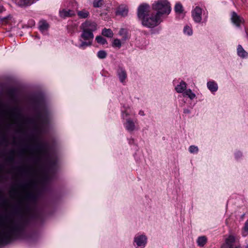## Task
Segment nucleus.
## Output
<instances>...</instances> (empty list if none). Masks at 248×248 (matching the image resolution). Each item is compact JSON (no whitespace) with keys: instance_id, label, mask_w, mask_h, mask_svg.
<instances>
[{"instance_id":"1","label":"nucleus","mask_w":248,"mask_h":248,"mask_svg":"<svg viewBox=\"0 0 248 248\" xmlns=\"http://www.w3.org/2000/svg\"><path fill=\"white\" fill-rule=\"evenodd\" d=\"M24 223L11 217L0 218V244H7L21 232Z\"/></svg>"},{"instance_id":"2","label":"nucleus","mask_w":248,"mask_h":248,"mask_svg":"<svg viewBox=\"0 0 248 248\" xmlns=\"http://www.w3.org/2000/svg\"><path fill=\"white\" fill-rule=\"evenodd\" d=\"M29 119L23 116L16 107L9 108L0 100V125L15 124L19 131L22 130Z\"/></svg>"},{"instance_id":"3","label":"nucleus","mask_w":248,"mask_h":248,"mask_svg":"<svg viewBox=\"0 0 248 248\" xmlns=\"http://www.w3.org/2000/svg\"><path fill=\"white\" fill-rule=\"evenodd\" d=\"M80 29L82 31L79 39L81 43L78 47L83 49L92 45L94 38L93 32L97 30V25L94 21L87 20L81 24Z\"/></svg>"},{"instance_id":"4","label":"nucleus","mask_w":248,"mask_h":248,"mask_svg":"<svg viewBox=\"0 0 248 248\" xmlns=\"http://www.w3.org/2000/svg\"><path fill=\"white\" fill-rule=\"evenodd\" d=\"M20 152L23 155L31 156L35 164L40 163L44 158L48 156L47 147L44 144H40L31 149L23 148Z\"/></svg>"},{"instance_id":"5","label":"nucleus","mask_w":248,"mask_h":248,"mask_svg":"<svg viewBox=\"0 0 248 248\" xmlns=\"http://www.w3.org/2000/svg\"><path fill=\"white\" fill-rule=\"evenodd\" d=\"M153 8L157 11L159 15L169 14L171 10L169 2L167 0H159L153 4Z\"/></svg>"},{"instance_id":"6","label":"nucleus","mask_w":248,"mask_h":248,"mask_svg":"<svg viewBox=\"0 0 248 248\" xmlns=\"http://www.w3.org/2000/svg\"><path fill=\"white\" fill-rule=\"evenodd\" d=\"M160 16L157 13L155 15H148L146 17L142 20V24L143 26L153 28L159 24Z\"/></svg>"},{"instance_id":"7","label":"nucleus","mask_w":248,"mask_h":248,"mask_svg":"<svg viewBox=\"0 0 248 248\" xmlns=\"http://www.w3.org/2000/svg\"><path fill=\"white\" fill-rule=\"evenodd\" d=\"M123 120L124 121V126L127 131L132 132L139 129L138 122L137 119L128 118Z\"/></svg>"},{"instance_id":"8","label":"nucleus","mask_w":248,"mask_h":248,"mask_svg":"<svg viewBox=\"0 0 248 248\" xmlns=\"http://www.w3.org/2000/svg\"><path fill=\"white\" fill-rule=\"evenodd\" d=\"M147 243V237L142 233H138L134 237L133 244L136 248H144Z\"/></svg>"},{"instance_id":"9","label":"nucleus","mask_w":248,"mask_h":248,"mask_svg":"<svg viewBox=\"0 0 248 248\" xmlns=\"http://www.w3.org/2000/svg\"><path fill=\"white\" fill-rule=\"evenodd\" d=\"M238 241V238L232 235H230L225 240L224 248H240V246H234V244Z\"/></svg>"},{"instance_id":"10","label":"nucleus","mask_w":248,"mask_h":248,"mask_svg":"<svg viewBox=\"0 0 248 248\" xmlns=\"http://www.w3.org/2000/svg\"><path fill=\"white\" fill-rule=\"evenodd\" d=\"M149 6L147 4H142L138 8V16L139 18L143 20V18L148 16L149 12Z\"/></svg>"},{"instance_id":"11","label":"nucleus","mask_w":248,"mask_h":248,"mask_svg":"<svg viewBox=\"0 0 248 248\" xmlns=\"http://www.w3.org/2000/svg\"><path fill=\"white\" fill-rule=\"evenodd\" d=\"M193 20L196 23H200L202 21V9L198 6H196L191 12Z\"/></svg>"},{"instance_id":"12","label":"nucleus","mask_w":248,"mask_h":248,"mask_svg":"<svg viewBox=\"0 0 248 248\" xmlns=\"http://www.w3.org/2000/svg\"><path fill=\"white\" fill-rule=\"evenodd\" d=\"M10 196L13 200H17L20 204H22V194L19 192L17 188L13 187L9 191Z\"/></svg>"},{"instance_id":"13","label":"nucleus","mask_w":248,"mask_h":248,"mask_svg":"<svg viewBox=\"0 0 248 248\" xmlns=\"http://www.w3.org/2000/svg\"><path fill=\"white\" fill-rule=\"evenodd\" d=\"M122 118L123 119L130 118V115L134 116L135 112L131 107L127 105L124 106L122 108Z\"/></svg>"},{"instance_id":"14","label":"nucleus","mask_w":248,"mask_h":248,"mask_svg":"<svg viewBox=\"0 0 248 248\" xmlns=\"http://www.w3.org/2000/svg\"><path fill=\"white\" fill-rule=\"evenodd\" d=\"M117 75L120 81L123 84H124L127 77L125 69L122 66H119L117 70Z\"/></svg>"},{"instance_id":"15","label":"nucleus","mask_w":248,"mask_h":248,"mask_svg":"<svg viewBox=\"0 0 248 248\" xmlns=\"http://www.w3.org/2000/svg\"><path fill=\"white\" fill-rule=\"evenodd\" d=\"M231 20L232 22L237 27L243 22V19L234 12L232 14Z\"/></svg>"},{"instance_id":"16","label":"nucleus","mask_w":248,"mask_h":248,"mask_svg":"<svg viewBox=\"0 0 248 248\" xmlns=\"http://www.w3.org/2000/svg\"><path fill=\"white\" fill-rule=\"evenodd\" d=\"M9 173V170H6L5 166L0 164V182L6 180L5 176Z\"/></svg>"},{"instance_id":"17","label":"nucleus","mask_w":248,"mask_h":248,"mask_svg":"<svg viewBox=\"0 0 248 248\" xmlns=\"http://www.w3.org/2000/svg\"><path fill=\"white\" fill-rule=\"evenodd\" d=\"M186 86L187 85L185 82L181 81L179 84L175 86V90L178 93H184V92L186 90Z\"/></svg>"},{"instance_id":"18","label":"nucleus","mask_w":248,"mask_h":248,"mask_svg":"<svg viewBox=\"0 0 248 248\" xmlns=\"http://www.w3.org/2000/svg\"><path fill=\"white\" fill-rule=\"evenodd\" d=\"M128 13V8L126 6L122 5L119 6L116 11V14L117 15H120L122 16H125Z\"/></svg>"},{"instance_id":"19","label":"nucleus","mask_w":248,"mask_h":248,"mask_svg":"<svg viewBox=\"0 0 248 248\" xmlns=\"http://www.w3.org/2000/svg\"><path fill=\"white\" fill-rule=\"evenodd\" d=\"M60 15L61 17L65 18L75 15V12L70 10H62L60 11Z\"/></svg>"},{"instance_id":"20","label":"nucleus","mask_w":248,"mask_h":248,"mask_svg":"<svg viewBox=\"0 0 248 248\" xmlns=\"http://www.w3.org/2000/svg\"><path fill=\"white\" fill-rule=\"evenodd\" d=\"M207 86L208 89L212 92H215L218 89V86L217 83L215 81H209L207 83Z\"/></svg>"},{"instance_id":"21","label":"nucleus","mask_w":248,"mask_h":248,"mask_svg":"<svg viewBox=\"0 0 248 248\" xmlns=\"http://www.w3.org/2000/svg\"><path fill=\"white\" fill-rule=\"evenodd\" d=\"M237 53L239 57L246 58L248 56V53L243 49L241 45H238L237 48Z\"/></svg>"},{"instance_id":"22","label":"nucleus","mask_w":248,"mask_h":248,"mask_svg":"<svg viewBox=\"0 0 248 248\" xmlns=\"http://www.w3.org/2000/svg\"><path fill=\"white\" fill-rule=\"evenodd\" d=\"M207 239L205 236H201L198 238L197 240V245L200 247H203L207 243Z\"/></svg>"},{"instance_id":"23","label":"nucleus","mask_w":248,"mask_h":248,"mask_svg":"<svg viewBox=\"0 0 248 248\" xmlns=\"http://www.w3.org/2000/svg\"><path fill=\"white\" fill-rule=\"evenodd\" d=\"M39 28L41 31H44L48 29V24L46 21L41 20L39 22Z\"/></svg>"},{"instance_id":"24","label":"nucleus","mask_w":248,"mask_h":248,"mask_svg":"<svg viewBox=\"0 0 248 248\" xmlns=\"http://www.w3.org/2000/svg\"><path fill=\"white\" fill-rule=\"evenodd\" d=\"M184 96H187L191 100L195 98L196 95L194 93H193L191 90L188 89L186 90L185 92H184L183 93Z\"/></svg>"},{"instance_id":"25","label":"nucleus","mask_w":248,"mask_h":248,"mask_svg":"<svg viewBox=\"0 0 248 248\" xmlns=\"http://www.w3.org/2000/svg\"><path fill=\"white\" fill-rule=\"evenodd\" d=\"M78 16L81 18H86L89 16V12L86 10L79 11L77 13Z\"/></svg>"},{"instance_id":"26","label":"nucleus","mask_w":248,"mask_h":248,"mask_svg":"<svg viewBox=\"0 0 248 248\" xmlns=\"http://www.w3.org/2000/svg\"><path fill=\"white\" fill-rule=\"evenodd\" d=\"M102 34L103 35L108 37H112L113 36V32L110 29H104L102 30Z\"/></svg>"},{"instance_id":"27","label":"nucleus","mask_w":248,"mask_h":248,"mask_svg":"<svg viewBox=\"0 0 248 248\" xmlns=\"http://www.w3.org/2000/svg\"><path fill=\"white\" fill-rule=\"evenodd\" d=\"M184 32L185 34L190 36L193 33V31L191 26L186 25L184 28Z\"/></svg>"},{"instance_id":"28","label":"nucleus","mask_w":248,"mask_h":248,"mask_svg":"<svg viewBox=\"0 0 248 248\" xmlns=\"http://www.w3.org/2000/svg\"><path fill=\"white\" fill-rule=\"evenodd\" d=\"M1 206L5 211H7L11 206V203L7 200H4L1 203Z\"/></svg>"},{"instance_id":"29","label":"nucleus","mask_w":248,"mask_h":248,"mask_svg":"<svg viewBox=\"0 0 248 248\" xmlns=\"http://www.w3.org/2000/svg\"><path fill=\"white\" fill-rule=\"evenodd\" d=\"M95 40L98 43L102 45L107 44V40L101 36H97L95 38Z\"/></svg>"},{"instance_id":"30","label":"nucleus","mask_w":248,"mask_h":248,"mask_svg":"<svg viewBox=\"0 0 248 248\" xmlns=\"http://www.w3.org/2000/svg\"><path fill=\"white\" fill-rule=\"evenodd\" d=\"M10 155L7 158L8 161L10 162H13L15 160V151L12 150L10 153Z\"/></svg>"},{"instance_id":"31","label":"nucleus","mask_w":248,"mask_h":248,"mask_svg":"<svg viewBox=\"0 0 248 248\" xmlns=\"http://www.w3.org/2000/svg\"><path fill=\"white\" fill-rule=\"evenodd\" d=\"M242 235L243 236H246L248 235V220H247L245 223L242 232Z\"/></svg>"},{"instance_id":"32","label":"nucleus","mask_w":248,"mask_h":248,"mask_svg":"<svg viewBox=\"0 0 248 248\" xmlns=\"http://www.w3.org/2000/svg\"><path fill=\"white\" fill-rule=\"evenodd\" d=\"M175 11L177 13H182L183 11L182 5L180 3H176L175 6Z\"/></svg>"},{"instance_id":"33","label":"nucleus","mask_w":248,"mask_h":248,"mask_svg":"<svg viewBox=\"0 0 248 248\" xmlns=\"http://www.w3.org/2000/svg\"><path fill=\"white\" fill-rule=\"evenodd\" d=\"M43 122L41 118L38 119L35 122V128L36 129H40L42 126V125L43 124Z\"/></svg>"},{"instance_id":"34","label":"nucleus","mask_w":248,"mask_h":248,"mask_svg":"<svg viewBox=\"0 0 248 248\" xmlns=\"http://www.w3.org/2000/svg\"><path fill=\"white\" fill-rule=\"evenodd\" d=\"M103 3V0H94L93 6L94 7H100Z\"/></svg>"},{"instance_id":"35","label":"nucleus","mask_w":248,"mask_h":248,"mask_svg":"<svg viewBox=\"0 0 248 248\" xmlns=\"http://www.w3.org/2000/svg\"><path fill=\"white\" fill-rule=\"evenodd\" d=\"M188 150L190 153L195 154L198 152L199 149L197 146L191 145L189 147Z\"/></svg>"},{"instance_id":"36","label":"nucleus","mask_w":248,"mask_h":248,"mask_svg":"<svg viewBox=\"0 0 248 248\" xmlns=\"http://www.w3.org/2000/svg\"><path fill=\"white\" fill-rule=\"evenodd\" d=\"M112 46L113 47H117L118 48L121 47V41L118 39H114L112 43Z\"/></svg>"},{"instance_id":"37","label":"nucleus","mask_w":248,"mask_h":248,"mask_svg":"<svg viewBox=\"0 0 248 248\" xmlns=\"http://www.w3.org/2000/svg\"><path fill=\"white\" fill-rule=\"evenodd\" d=\"M107 56V53L104 50L99 51L97 53V57L100 59H104Z\"/></svg>"},{"instance_id":"38","label":"nucleus","mask_w":248,"mask_h":248,"mask_svg":"<svg viewBox=\"0 0 248 248\" xmlns=\"http://www.w3.org/2000/svg\"><path fill=\"white\" fill-rule=\"evenodd\" d=\"M235 155L236 158H238L242 156V153L238 151L235 153Z\"/></svg>"},{"instance_id":"39","label":"nucleus","mask_w":248,"mask_h":248,"mask_svg":"<svg viewBox=\"0 0 248 248\" xmlns=\"http://www.w3.org/2000/svg\"><path fill=\"white\" fill-rule=\"evenodd\" d=\"M125 30L124 29H121L120 31H119V34L120 35H123L125 33Z\"/></svg>"},{"instance_id":"40","label":"nucleus","mask_w":248,"mask_h":248,"mask_svg":"<svg viewBox=\"0 0 248 248\" xmlns=\"http://www.w3.org/2000/svg\"><path fill=\"white\" fill-rule=\"evenodd\" d=\"M27 187V185H24L20 186H19V188L22 190H25L26 189Z\"/></svg>"},{"instance_id":"41","label":"nucleus","mask_w":248,"mask_h":248,"mask_svg":"<svg viewBox=\"0 0 248 248\" xmlns=\"http://www.w3.org/2000/svg\"><path fill=\"white\" fill-rule=\"evenodd\" d=\"M139 115H140V116H144L145 115V113H144V111L142 110H140L139 111Z\"/></svg>"},{"instance_id":"42","label":"nucleus","mask_w":248,"mask_h":248,"mask_svg":"<svg viewBox=\"0 0 248 248\" xmlns=\"http://www.w3.org/2000/svg\"><path fill=\"white\" fill-rule=\"evenodd\" d=\"M4 10L3 7L0 5V13H2Z\"/></svg>"},{"instance_id":"43","label":"nucleus","mask_w":248,"mask_h":248,"mask_svg":"<svg viewBox=\"0 0 248 248\" xmlns=\"http://www.w3.org/2000/svg\"><path fill=\"white\" fill-rule=\"evenodd\" d=\"M25 4H28L30 3V0H22Z\"/></svg>"},{"instance_id":"44","label":"nucleus","mask_w":248,"mask_h":248,"mask_svg":"<svg viewBox=\"0 0 248 248\" xmlns=\"http://www.w3.org/2000/svg\"><path fill=\"white\" fill-rule=\"evenodd\" d=\"M184 112L185 113H189V110L188 109H185L184 110Z\"/></svg>"},{"instance_id":"45","label":"nucleus","mask_w":248,"mask_h":248,"mask_svg":"<svg viewBox=\"0 0 248 248\" xmlns=\"http://www.w3.org/2000/svg\"><path fill=\"white\" fill-rule=\"evenodd\" d=\"M206 18H207V15L205 16L204 20H206Z\"/></svg>"},{"instance_id":"46","label":"nucleus","mask_w":248,"mask_h":248,"mask_svg":"<svg viewBox=\"0 0 248 248\" xmlns=\"http://www.w3.org/2000/svg\"><path fill=\"white\" fill-rule=\"evenodd\" d=\"M246 248H248V245L246 246Z\"/></svg>"}]
</instances>
